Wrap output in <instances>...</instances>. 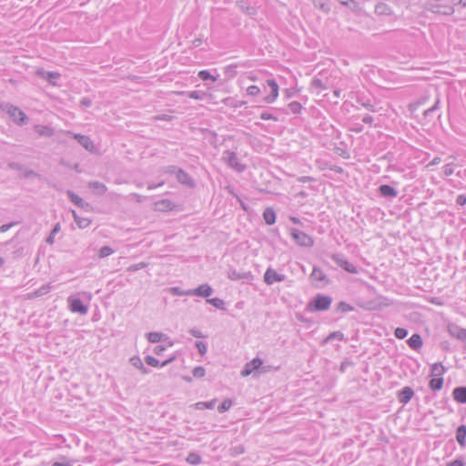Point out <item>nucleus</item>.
<instances>
[{
	"label": "nucleus",
	"instance_id": "1",
	"mask_svg": "<svg viewBox=\"0 0 466 466\" xmlns=\"http://www.w3.org/2000/svg\"><path fill=\"white\" fill-rule=\"evenodd\" d=\"M332 298L328 295L317 294L308 304L307 310L310 312L326 311L330 308Z\"/></svg>",
	"mask_w": 466,
	"mask_h": 466
},
{
	"label": "nucleus",
	"instance_id": "2",
	"mask_svg": "<svg viewBox=\"0 0 466 466\" xmlns=\"http://www.w3.org/2000/svg\"><path fill=\"white\" fill-rule=\"evenodd\" d=\"M0 109L5 111L10 118L18 126H24L28 122L26 115L20 108L12 104L3 103Z\"/></svg>",
	"mask_w": 466,
	"mask_h": 466
},
{
	"label": "nucleus",
	"instance_id": "3",
	"mask_svg": "<svg viewBox=\"0 0 466 466\" xmlns=\"http://www.w3.org/2000/svg\"><path fill=\"white\" fill-rule=\"evenodd\" d=\"M290 235L299 246L310 248L314 245V239L309 235L297 228H290Z\"/></svg>",
	"mask_w": 466,
	"mask_h": 466
},
{
	"label": "nucleus",
	"instance_id": "4",
	"mask_svg": "<svg viewBox=\"0 0 466 466\" xmlns=\"http://www.w3.org/2000/svg\"><path fill=\"white\" fill-rule=\"evenodd\" d=\"M222 160L238 172H242L245 169V166L239 163L235 152L229 150L225 151L222 156Z\"/></svg>",
	"mask_w": 466,
	"mask_h": 466
},
{
	"label": "nucleus",
	"instance_id": "5",
	"mask_svg": "<svg viewBox=\"0 0 466 466\" xmlns=\"http://www.w3.org/2000/svg\"><path fill=\"white\" fill-rule=\"evenodd\" d=\"M331 258L332 260L338 265L341 268H343L344 270H346L347 272L349 273H352V274H357L358 273V269L357 268L352 265L351 263H350L345 258L343 255L341 254H339V253H336V254H332L331 255Z\"/></svg>",
	"mask_w": 466,
	"mask_h": 466
},
{
	"label": "nucleus",
	"instance_id": "6",
	"mask_svg": "<svg viewBox=\"0 0 466 466\" xmlns=\"http://www.w3.org/2000/svg\"><path fill=\"white\" fill-rule=\"evenodd\" d=\"M227 275L229 279L234 281L241 280L242 282L250 283L254 279V276L251 274V272H240L236 268H229Z\"/></svg>",
	"mask_w": 466,
	"mask_h": 466
},
{
	"label": "nucleus",
	"instance_id": "7",
	"mask_svg": "<svg viewBox=\"0 0 466 466\" xmlns=\"http://www.w3.org/2000/svg\"><path fill=\"white\" fill-rule=\"evenodd\" d=\"M69 304V309L74 313H79L81 315H86L88 311V308L83 304L80 299H77L74 296H70L67 299Z\"/></svg>",
	"mask_w": 466,
	"mask_h": 466
},
{
	"label": "nucleus",
	"instance_id": "8",
	"mask_svg": "<svg viewBox=\"0 0 466 466\" xmlns=\"http://www.w3.org/2000/svg\"><path fill=\"white\" fill-rule=\"evenodd\" d=\"M66 134L74 137L87 151L93 152L95 150V145L89 137L80 134H74L70 131H66Z\"/></svg>",
	"mask_w": 466,
	"mask_h": 466
},
{
	"label": "nucleus",
	"instance_id": "9",
	"mask_svg": "<svg viewBox=\"0 0 466 466\" xmlns=\"http://www.w3.org/2000/svg\"><path fill=\"white\" fill-rule=\"evenodd\" d=\"M36 76L42 79L46 80L52 86H57V80L61 76L58 72H49L44 70L43 68L37 69Z\"/></svg>",
	"mask_w": 466,
	"mask_h": 466
},
{
	"label": "nucleus",
	"instance_id": "10",
	"mask_svg": "<svg viewBox=\"0 0 466 466\" xmlns=\"http://www.w3.org/2000/svg\"><path fill=\"white\" fill-rule=\"evenodd\" d=\"M286 279V276L279 274L272 268H268L264 274V281L268 285H272L274 282H282Z\"/></svg>",
	"mask_w": 466,
	"mask_h": 466
},
{
	"label": "nucleus",
	"instance_id": "11",
	"mask_svg": "<svg viewBox=\"0 0 466 466\" xmlns=\"http://www.w3.org/2000/svg\"><path fill=\"white\" fill-rule=\"evenodd\" d=\"M262 360L255 358L251 361L246 363L240 374L242 377L249 376L253 371L258 370L262 366Z\"/></svg>",
	"mask_w": 466,
	"mask_h": 466
},
{
	"label": "nucleus",
	"instance_id": "12",
	"mask_svg": "<svg viewBox=\"0 0 466 466\" xmlns=\"http://www.w3.org/2000/svg\"><path fill=\"white\" fill-rule=\"evenodd\" d=\"M268 86L270 87V94L263 98L267 104L273 103L279 96V86L274 79L267 80Z\"/></svg>",
	"mask_w": 466,
	"mask_h": 466
},
{
	"label": "nucleus",
	"instance_id": "13",
	"mask_svg": "<svg viewBox=\"0 0 466 466\" xmlns=\"http://www.w3.org/2000/svg\"><path fill=\"white\" fill-rule=\"evenodd\" d=\"M213 293V289L208 284H202L191 289V296L208 298Z\"/></svg>",
	"mask_w": 466,
	"mask_h": 466
},
{
	"label": "nucleus",
	"instance_id": "14",
	"mask_svg": "<svg viewBox=\"0 0 466 466\" xmlns=\"http://www.w3.org/2000/svg\"><path fill=\"white\" fill-rule=\"evenodd\" d=\"M357 103L360 104L364 108L371 111L377 112L379 111L377 108V104L373 102L370 98L365 97L364 96H358Z\"/></svg>",
	"mask_w": 466,
	"mask_h": 466
},
{
	"label": "nucleus",
	"instance_id": "15",
	"mask_svg": "<svg viewBox=\"0 0 466 466\" xmlns=\"http://www.w3.org/2000/svg\"><path fill=\"white\" fill-rule=\"evenodd\" d=\"M456 5H454L453 1L451 0V4L450 5H435L433 6V12L436 13V14H441V15H451L453 12H454V6Z\"/></svg>",
	"mask_w": 466,
	"mask_h": 466
},
{
	"label": "nucleus",
	"instance_id": "16",
	"mask_svg": "<svg viewBox=\"0 0 466 466\" xmlns=\"http://www.w3.org/2000/svg\"><path fill=\"white\" fill-rule=\"evenodd\" d=\"M66 195L68 196L71 202H73L77 207L85 209H88V208L90 207L87 202H86L82 198L75 194L73 191L67 190Z\"/></svg>",
	"mask_w": 466,
	"mask_h": 466
},
{
	"label": "nucleus",
	"instance_id": "17",
	"mask_svg": "<svg viewBox=\"0 0 466 466\" xmlns=\"http://www.w3.org/2000/svg\"><path fill=\"white\" fill-rule=\"evenodd\" d=\"M176 177L179 183L188 187H194L193 179L183 169H177Z\"/></svg>",
	"mask_w": 466,
	"mask_h": 466
},
{
	"label": "nucleus",
	"instance_id": "18",
	"mask_svg": "<svg viewBox=\"0 0 466 466\" xmlns=\"http://www.w3.org/2000/svg\"><path fill=\"white\" fill-rule=\"evenodd\" d=\"M175 360V357H171L167 360H166L165 361H163L161 364L159 362L158 360H157L156 358H154L153 356H150V355H147L146 358H145V362L151 366V367H166L167 365H168L169 363H171L173 360Z\"/></svg>",
	"mask_w": 466,
	"mask_h": 466
},
{
	"label": "nucleus",
	"instance_id": "19",
	"mask_svg": "<svg viewBox=\"0 0 466 466\" xmlns=\"http://www.w3.org/2000/svg\"><path fill=\"white\" fill-rule=\"evenodd\" d=\"M414 395V391L410 387H404L400 392H399V401L400 403L406 404L408 403L411 398Z\"/></svg>",
	"mask_w": 466,
	"mask_h": 466
},
{
	"label": "nucleus",
	"instance_id": "20",
	"mask_svg": "<svg viewBox=\"0 0 466 466\" xmlns=\"http://www.w3.org/2000/svg\"><path fill=\"white\" fill-rule=\"evenodd\" d=\"M379 192L382 197L389 198H394L398 196V191L390 185L380 186Z\"/></svg>",
	"mask_w": 466,
	"mask_h": 466
},
{
	"label": "nucleus",
	"instance_id": "21",
	"mask_svg": "<svg viewBox=\"0 0 466 466\" xmlns=\"http://www.w3.org/2000/svg\"><path fill=\"white\" fill-rule=\"evenodd\" d=\"M407 343L409 345L410 348H411L412 350H420L422 345H423V341H422V339H421V336L420 334H413L408 340H407Z\"/></svg>",
	"mask_w": 466,
	"mask_h": 466
},
{
	"label": "nucleus",
	"instance_id": "22",
	"mask_svg": "<svg viewBox=\"0 0 466 466\" xmlns=\"http://www.w3.org/2000/svg\"><path fill=\"white\" fill-rule=\"evenodd\" d=\"M453 399L459 403H466V387H457L452 392Z\"/></svg>",
	"mask_w": 466,
	"mask_h": 466
},
{
	"label": "nucleus",
	"instance_id": "23",
	"mask_svg": "<svg viewBox=\"0 0 466 466\" xmlns=\"http://www.w3.org/2000/svg\"><path fill=\"white\" fill-rule=\"evenodd\" d=\"M237 5L240 11L246 14L248 16H255L257 15V10L254 6L248 5L246 2L239 1L237 3Z\"/></svg>",
	"mask_w": 466,
	"mask_h": 466
},
{
	"label": "nucleus",
	"instance_id": "24",
	"mask_svg": "<svg viewBox=\"0 0 466 466\" xmlns=\"http://www.w3.org/2000/svg\"><path fill=\"white\" fill-rule=\"evenodd\" d=\"M50 290H51L50 284H46V285H43L42 287H40L39 289H35L34 292L27 294V298L32 299H35L38 297H42V296L49 293Z\"/></svg>",
	"mask_w": 466,
	"mask_h": 466
},
{
	"label": "nucleus",
	"instance_id": "25",
	"mask_svg": "<svg viewBox=\"0 0 466 466\" xmlns=\"http://www.w3.org/2000/svg\"><path fill=\"white\" fill-rule=\"evenodd\" d=\"M321 74L319 73L311 81V87L317 90H325L328 88V81H323L320 77Z\"/></svg>",
	"mask_w": 466,
	"mask_h": 466
},
{
	"label": "nucleus",
	"instance_id": "26",
	"mask_svg": "<svg viewBox=\"0 0 466 466\" xmlns=\"http://www.w3.org/2000/svg\"><path fill=\"white\" fill-rule=\"evenodd\" d=\"M456 440L462 448L465 447V444H466V426L465 425H461L457 428Z\"/></svg>",
	"mask_w": 466,
	"mask_h": 466
},
{
	"label": "nucleus",
	"instance_id": "27",
	"mask_svg": "<svg viewBox=\"0 0 466 466\" xmlns=\"http://www.w3.org/2000/svg\"><path fill=\"white\" fill-rule=\"evenodd\" d=\"M35 131L40 136V137H50L54 135V130L52 127L43 125H36L35 126Z\"/></svg>",
	"mask_w": 466,
	"mask_h": 466
},
{
	"label": "nucleus",
	"instance_id": "28",
	"mask_svg": "<svg viewBox=\"0 0 466 466\" xmlns=\"http://www.w3.org/2000/svg\"><path fill=\"white\" fill-rule=\"evenodd\" d=\"M88 187H89V188L93 189L96 194L100 195V196L104 195L107 190L106 186L98 181L89 182Z\"/></svg>",
	"mask_w": 466,
	"mask_h": 466
},
{
	"label": "nucleus",
	"instance_id": "29",
	"mask_svg": "<svg viewBox=\"0 0 466 466\" xmlns=\"http://www.w3.org/2000/svg\"><path fill=\"white\" fill-rule=\"evenodd\" d=\"M446 372L445 367L441 363H434L431 368V377H442V375Z\"/></svg>",
	"mask_w": 466,
	"mask_h": 466
},
{
	"label": "nucleus",
	"instance_id": "30",
	"mask_svg": "<svg viewBox=\"0 0 466 466\" xmlns=\"http://www.w3.org/2000/svg\"><path fill=\"white\" fill-rule=\"evenodd\" d=\"M130 363L135 368L138 369L142 374L147 375L149 373V370L146 368L139 357L134 356L130 359Z\"/></svg>",
	"mask_w": 466,
	"mask_h": 466
},
{
	"label": "nucleus",
	"instance_id": "31",
	"mask_svg": "<svg viewBox=\"0 0 466 466\" xmlns=\"http://www.w3.org/2000/svg\"><path fill=\"white\" fill-rule=\"evenodd\" d=\"M263 218L268 225H273L276 221V213L271 208H267L263 212Z\"/></svg>",
	"mask_w": 466,
	"mask_h": 466
},
{
	"label": "nucleus",
	"instance_id": "32",
	"mask_svg": "<svg viewBox=\"0 0 466 466\" xmlns=\"http://www.w3.org/2000/svg\"><path fill=\"white\" fill-rule=\"evenodd\" d=\"M72 215L75 222L80 228H86L91 224L90 219L79 217L75 210H72Z\"/></svg>",
	"mask_w": 466,
	"mask_h": 466
},
{
	"label": "nucleus",
	"instance_id": "33",
	"mask_svg": "<svg viewBox=\"0 0 466 466\" xmlns=\"http://www.w3.org/2000/svg\"><path fill=\"white\" fill-rule=\"evenodd\" d=\"M443 386V378L442 377H431V380L429 382V387L431 390L437 391L441 390Z\"/></svg>",
	"mask_w": 466,
	"mask_h": 466
},
{
	"label": "nucleus",
	"instance_id": "34",
	"mask_svg": "<svg viewBox=\"0 0 466 466\" xmlns=\"http://www.w3.org/2000/svg\"><path fill=\"white\" fill-rule=\"evenodd\" d=\"M375 13L380 15H390L391 10L386 4L380 3L375 6Z\"/></svg>",
	"mask_w": 466,
	"mask_h": 466
},
{
	"label": "nucleus",
	"instance_id": "35",
	"mask_svg": "<svg viewBox=\"0 0 466 466\" xmlns=\"http://www.w3.org/2000/svg\"><path fill=\"white\" fill-rule=\"evenodd\" d=\"M147 338L149 342L157 343L161 341L166 336L161 332L153 331L147 333Z\"/></svg>",
	"mask_w": 466,
	"mask_h": 466
},
{
	"label": "nucleus",
	"instance_id": "36",
	"mask_svg": "<svg viewBox=\"0 0 466 466\" xmlns=\"http://www.w3.org/2000/svg\"><path fill=\"white\" fill-rule=\"evenodd\" d=\"M216 400H212L210 401H199L195 404V408L197 410L208 409L211 410L215 407Z\"/></svg>",
	"mask_w": 466,
	"mask_h": 466
},
{
	"label": "nucleus",
	"instance_id": "37",
	"mask_svg": "<svg viewBox=\"0 0 466 466\" xmlns=\"http://www.w3.org/2000/svg\"><path fill=\"white\" fill-rule=\"evenodd\" d=\"M169 292L173 296H191V289L183 290L179 287H172L169 289Z\"/></svg>",
	"mask_w": 466,
	"mask_h": 466
},
{
	"label": "nucleus",
	"instance_id": "38",
	"mask_svg": "<svg viewBox=\"0 0 466 466\" xmlns=\"http://www.w3.org/2000/svg\"><path fill=\"white\" fill-rule=\"evenodd\" d=\"M198 77L203 81L212 80L213 82H216L218 80V76H212L208 70L199 71Z\"/></svg>",
	"mask_w": 466,
	"mask_h": 466
},
{
	"label": "nucleus",
	"instance_id": "39",
	"mask_svg": "<svg viewBox=\"0 0 466 466\" xmlns=\"http://www.w3.org/2000/svg\"><path fill=\"white\" fill-rule=\"evenodd\" d=\"M187 461L192 465H198L201 462V457L195 452H190L187 457Z\"/></svg>",
	"mask_w": 466,
	"mask_h": 466
},
{
	"label": "nucleus",
	"instance_id": "40",
	"mask_svg": "<svg viewBox=\"0 0 466 466\" xmlns=\"http://www.w3.org/2000/svg\"><path fill=\"white\" fill-rule=\"evenodd\" d=\"M314 280L321 281L326 279V275L322 272L321 269L318 268H314L310 276Z\"/></svg>",
	"mask_w": 466,
	"mask_h": 466
},
{
	"label": "nucleus",
	"instance_id": "41",
	"mask_svg": "<svg viewBox=\"0 0 466 466\" xmlns=\"http://www.w3.org/2000/svg\"><path fill=\"white\" fill-rule=\"evenodd\" d=\"M332 339H339V340H343L344 339V334L340 331H334V332H331L325 339H324V343H327Z\"/></svg>",
	"mask_w": 466,
	"mask_h": 466
},
{
	"label": "nucleus",
	"instance_id": "42",
	"mask_svg": "<svg viewBox=\"0 0 466 466\" xmlns=\"http://www.w3.org/2000/svg\"><path fill=\"white\" fill-rule=\"evenodd\" d=\"M207 302L218 309H224V301L219 298L207 299Z\"/></svg>",
	"mask_w": 466,
	"mask_h": 466
},
{
	"label": "nucleus",
	"instance_id": "43",
	"mask_svg": "<svg viewBox=\"0 0 466 466\" xmlns=\"http://www.w3.org/2000/svg\"><path fill=\"white\" fill-rule=\"evenodd\" d=\"M232 406V401L229 399H226L223 400V402L218 407V411L219 413H223L230 409Z\"/></svg>",
	"mask_w": 466,
	"mask_h": 466
},
{
	"label": "nucleus",
	"instance_id": "44",
	"mask_svg": "<svg viewBox=\"0 0 466 466\" xmlns=\"http://www.w3.org/2000/svg\"><path fill=\"white\" fill-rule=\"evenodd\" d=\"M156 205L159 210H163L165 208L171 209L173 208L172 202L168 199H163L157 202Z\"/></svg>",
	"mask_w": 466,
	"mask_h": 466
},
{
	"label": "nucleus",
	"instance_id": "45",
	"mask_svg": "<svg viewBox=\"0 0 466 466\" xmlns=\"http://www.w3.org/2000/svg\"><path fill=\"white\" fill-rule=\"evenodd\" d=\"M289 111L293 114H299L301 111L302 106L300 103L293 101L288 105Z\"/></svg>",
	"mask_w": 466,
	"mask_h": 466
},
{
	"label": "nucleus",
	"instance_id": "46",
	"mask_svg": "<svg viewBox=\"0 0 466 466\" xmlns=\"http://www.w3.org/2000/svg\"><path fill=\"white\" fill-rule=\"evenodd\" d=\"M59 230H60V225H59V223H57V224L54 227V228L52 229V231H51L50 235L47 237V238H46V243H48V244H50V245H51V244H53V243H54V241H55V235H56L57 232H59Z\"/></svg>",
	"mask_w": 466,
	"mask_h": 466
},
{
	"label": "nucleus",
	"instance_id": "47",
	"mask_svg": "<svg viewBox=\"0 0 466 466\" xmlns=\"http://www.w3.org/2000/svg\"><path fill=\"white\" fill-rule=\"evenodd\" d=\"M113 253H114V250L110 247L104 246L99 249L98 256H99V258H106Z\"/></svg>",
	"mask_w": 466,
	"mask_h": 466
},
{
	"label": "nucleus",
	"instance_id": "48",
	"mask_svg": "<svg viewBox=\"0 0 466 466\" xmlns=\"http://www.w3.org/2000/svg\"><path fill=\"white\" fill-rule=\"evenodd\" d=\"M20 172H21V177H24V178L38 177V174L35 171H34L32 169H27L25 167V169Z\"/></svg>",
	"mask_w": 466,
	"mask_h": 466
},
{
	"label": "nucleus",
	"instance_id": "49",
	"mask_svg": "<svg viewBox=\"0 0 466 466\" xmlns=\"http://www.w3.org/2000/svg\"><path fill=\"white\" fill-rule=\"evenodd\" d=\"M338 310L341 312H349L353 310V307L344 301H340L338 304Z\"/></svg>",
	"mask_w": 466,
	"mask_h": 466
},
{
	"label": "nucleus",
	"instance_id": "50",
	"mask_svg": "<svg viewBox=\"0 0 466 466\" xmlns=\"http://www.w3.org/2000/svg\"><path fill=\"white\" fill-rule=\"evenodd\" d=\"M192 374L195 378H202L205 376L206 370L203 367L198 366V367L194 368Z\"/></svg>",
	"mask_w": 466,
	"mask_h": 466
},
{
	"label": "nucleus",
	"instance_id": "51",
	"mask_svg": "<svg viewBox=\"0 0 466 466\" xmlns=\"http://www.w3.org/2000/svg\"><path fill=\"white\" fill-rule=\"evenodd\" d=\"M147 266V263L145 262H140V263H137V264H134V265H131L129 266L127 270L128 272H134V271H137V270H139V269H142V268H145Z\"/></svg>",
	"mask_w": 466,
	"mask_h": 466
},
{
	"label": "nucleus",
	"instance_id": "52",
	"mask_svg": "<svg viewBox=\"0 0 466 466\" xmlns=\"http://www.w3.org/2000/svg\"><path fill=\"white\" fill-rule=\"evenodd\" d=\"M260 88L257 86H250L247 88V94L250 96H258L260 94Z\"/></svg>",
	"mask_w": 466,
	"mask_h": 466
},
{
	"label": "nucleus",
	"instance_id": "53",
	"mask_svg": "<svg viewBox=\"0 0 466 466\" xmlns=\"http://www.w3.org/2000/svg\"><path fill=\"white\" fill-rule=\"evenodd\" d=\"M396 338L402 339L407 337L408 330L404 328H397L394 332Z\"/></svg>",
	"mask_w": 466,
	"mask_h": 466
},
{
	"label": "nucleus",
	"instance_id": "54",
	"mask_svg": "<svg viewBox=\"0 0 466 466\" xmlns=\"http://www.w3.org/2000/svg\"><path fill=\"white\" fill-rule=\"evenodd\" d=\"M196 348L198 350V353L203 356L207 352V344L203 341H196Z\"/></svg>",
	"mask_w": 466,
	"mask_h": 466
},
{
	"label": "nucleus",
	"instance_id": "55",
	"mask_svg": "<svg viewBox=\"0 0 466 466\" xmlns=\"http://www.w3.org/2000/svg\"><path fill=\"white\" fill-rule=\"evenodd\" d=\"M188 97L196 99V100H202L204 97V93L199 91H190L187 93Z\"/></svg>",
	"mask_w": 466,
	"mask_h": 466
},
{
	"label": "nucleus",
	"instance_id": "56",
	"mask_svg": "<svg viewBox=\"0 0 466 466\" xmlns=\"http://www.w3.org/2000/svg\"><path fill=\"white\" fill-rule=\"evenodd\" d=\"M7 167L10 169H14V170H17V171H22V170L25 169V166L24 165H22V164H20L18 162H14V161L13 162H9L7 164Z\"/></svg>",
	"mask_w": 466,
	"mask_h": 466
},
{
	"label": "nucleus",
	"instance_id": "57",
	"mask_svg": "<svg viewBox=\"0 0 466 466\" xmlns=\"http://www.w3.org/2000/svg\"><path fill=\"white\" fill-rule=\"evenodd\" d=\"M464 465H465V462L463 461V458L460 457L452 461L448 462L446 466H464Z\"/></svg>",
	"mask_w": 466,
	"mask_h": 466
},
{
	"label": "nucleus",
	"instance_id": "58",
	"mask_svg": "<svg viewBox=\"0 0 466 466\" xmlns=\"http://www.w3.org/2000/svg\"><path fill=\"white\" fill-rule=\"evenodd\" d=\"M454 172L452 164H447L443 167V174L445 177L452 175Z\"/></svg>",
	"mask_w": 466,
	"mask_h": 466
},
{
	"label": "nucleus",
	"instance_id": "59",
	"mask_svg": "<svg viewBox=\"0 0 466 466\" xmlns=\"http://www.w3.org/2000/svg\"><path fill=\"white\" fill-rule=\"evenodd\" d=\"M260 118L262 120H273V121H278V117L275 116L274 115L270 114V113H268V112H263L261 115H260Z\"/></svg>",
	"mask_w": 466,
	"mask_h": 466
},
{
	"label": "nucleus",
	"instance_id": "60",
	"mask_svg": "<svg viewBox=\"0 0 466 466\" xmlns=\"http://www.w3.org/2000/svg\"><path fill=\"white\" fill-rule=\"evenodd\" d=\"M16 224H17V222H11V223L4 224V225L0 226V233L6 232L7 230H9L12 227L15 226Z\"/></svg>",
	"mask_w": 466,
	"mask_h": 466
},
{
	"label": "nucleus",
	"instance_id": "61",
	"mask_svg": "<svg viewBox=\"0 0 466 466\" xmlns=\"http://www.w3.org/2000/svg\"><path fill=\"white\" fill-rule=\"evenodd\" d=\"M189 333L195 337V338H205V336L202 334V332L197 329V328H193L189 330Z\"/></svg>",
	"mask_w": 466,
	"mask_h": 466
},
{
	"label": "nucleus",
	"instance_id": "62",
	"mask_svg": "<svg viewBox=\"0 0 466 466\" xmlns=\"http://www.w3.org/2000/svg\"><path fill=\"white\" fill-rule=\"evenodd\" d=\"M439 99L435 102L434 106H432L431 108H428L427 110L424 111V116H430L431 113H433L437 108H438V106H439Z\"/></svg>",
	"mask_w": 466,
	"mask_h": 466
},
{
	"label": "nucleus",
	"instance_id": "63",
	"mask_svg": "<svg viewBox=\"0 0 466 466\" xmlns=\"http://www.w3.org/2000/svg\"><path fill=\"white\" fill-rule=\"evenodd\" d=\"M456 204L459 206H464L466 204V196L461 194L456 198Z\"/></svg>",
	"mask_w": 466,
	"mask_h": 466
},
{
	"label": "nucleus",
	"instance_id": "64",
	"mask_svg": "<svg viewBox=\"0 0 466 466\" xmlns=\"http://www.w3.org/2000/svg\"><path fill=\"white\" fill-rule=\"evenodd\" d=\"M92 105V100L88 97H83L80 100V106L84 107H89Z\"/></svg>",
	"mask_w": 466,
	"mask_h": 466
}]
</instances>
